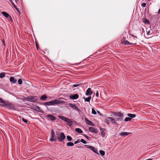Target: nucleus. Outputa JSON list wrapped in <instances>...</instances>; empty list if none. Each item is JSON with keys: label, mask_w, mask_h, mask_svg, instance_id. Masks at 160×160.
Instances as JSON below:
<instances>
[{"label": "nucleus", "mask_w": 160, "mask_h": 160, "mask_svg": "<svg viewBox=\"0 0 160 160\" xmlns=\"http://www.w3.org/2000/svg\"><path fill=\"white\" fill-rule=\"evenodd\" d=\"M5 74L4 73H0V78H3L5 76Z\"/></svg>", "instance_id": "obj_31"}, {"label": "nucleus", "mask_w": 160, "mask_h": 160, "mask_svg": "<svg viewBox=\"0 0 160 160\" xmlns=\"http://www.w3.org/2000/svg\"><path fill=\"white\" fill-rule=\"evenodd\" d=\"M68 105L70 107L73 108L74 109L77 110L78 111H80V110L74 104H73L71 103H69L68 104Z\"/></svg>", "instance_id": "obj_9"}, {"label": "nucleus", "mask_w": 160, "mask_h": 160, "mask_svg": "<svg viewBox=\"0 0 160 160\" xmlns=\"http://www.w3.org/2000/svg\"><path fill=\"white\" fill-rule=\"evenodd\" d=\"M99 153L100 155L102 156L104 155L105 154L104 151L102 150L99 151Z\"/></svg>", "instance_id": "obj_28"}, {"label": "nucleus", "mask_w": 160, "mask_h": 160, "mask_svg": "<svg viewBox=\"0 0 160 160\" xmlns=\"http://www.w3.org/2000/svg\"><path fill=\"white\" fill-rule=\"evenodd\" d=\"M158 12V13H160V8L159 9Z\"/></svg>", "instance_id": "obj_47"}, {"label": "nucleus", "mask_w": 160, "mask_h": 160, "mask_svg": "<svg viewBox=\"0 0 160 160\" xmlns=\"http://www.w3.org/2000/svg\"><path fill=\"white\" fill-rule=\"evenodd\" d=\"M75 131L78 133H83V131L79 128H76L75 129Z\"/></svg>", "instance_id": "obj_21"}, {"label": "nucleus", "mask_w": 160, "mask_h": 160, "mask_svg": "<svg viewBox=\"0 0 160 160\" xmlns=\"http://www.w3.org/2000/svg\"><path fill=\"white\" fill-rule=\"evenodd\" d=\"M98 95H99V93H98V92L97 91V92L96 93V97H98Z\"/></svg>", "instance_id": "obj_43"}, {"label": "nucleus", "mask_w": 160, "mask_h": 160, "mask_svg": "<svg viewBox=\"0 0 160 160\" xmlns=\"http://www.w3.org/2000/svg\"><path fill=\"white\" fill-rule=\"evenodd\" d=\"M4 102V100L0 98V103H1Z\"/></svg>", "instance_id": "obj_41"}, {"label": "nucleus", "mask_w": 160, "mask_h": 160, "mask_svg": "<svg viewBox=\"0 0 160 160\" xmlns=\"http://www.w3.org/2000/svg\"><path fill=\"white\" fill-rule=\"evenodd\" d=\"M10 81L12 83H14L17 82V80L13 77H11L10 78Z\"/></svg>", "instance_id": "obj_16"}, {"label": "nucleus", "mask_w": 160, "mask_h": 160, "mask_svg": "<svg viewBox=\"0 0 160 160\" xmlns=\"http://www.w3.org/2000/svg\"><path fill=\"white\" fill-rule=\"evenodd\" d=\"M80 142L84 144L87 143V142L83 139H81Z\"/></svg>", "instance_id": "obj_35"}, {"label": "nucleus", "mask_w": 160, "mask_h": 160, "mask_svg": "<svg viewBox=\"0 0 160 160\" xmlns=\"http://www.w3.org/2000/svg\"><path fill=\"white\" fill-rule=\"evenodd\" d=\"M147 32L148 35L150 34V31H147Z\"/></svg>", "instance_id": "obj_44"}, {"label": "nucleus", "mask_w": 160, "mask_h": 160, "mask_svg": "<svg viewBox=\"0 0 160 160\" xmlns=\"http://www.w3.org/2000/svg\"><path fill=\"white\" fill-rule=\"evenodd\" d=\"M1 105L3 107H6L8 109H14L15 107L14 105L8 102H6L4 101V102L2 103Z\"/></svg>", "instance_id": "obj_3"}, {"label": "nucleus", "mask_w": 160, "mask_h": 160, "mask_svg": "<svg viewBox=\"0 0 160 160\" xmlns=\"http://www.w3.org/2000/svg\"><path fill=\"white\" fill-rule=\"evenodd\" d=\"M87 90H91V89L90 88H89Z\"/></svg>", "instance_id": "obj_50"}, {"label": "nucleus", "mask_w": 160, "mask_h": 160, "mask_svg": "<svg viewBox=\"0 0 160 160\" xmlns=\"http://www.w3.org/2000/svg\"><path fill=\"white\" fill-rule=\"evenodd\" d=\"M83 135L87 139H89V137L88 136H87L86 134H84Z\"/></svg>", "instance_id": "obj_42"}, {"label": "nucleus", "mask_w": 160, "mask_h": 160, "mask_svg": "<svg viewBox=\"0 0 160 160\" xmlns=\"http://www.w3.org/2000/svg\"><path fill=\"white\" fill-rule=\"evenodd\" d=\"M97 112L98 113L100 114V115H101V113H100V112L99 111H97Z\"/></svg>", "instance_id": "obj_46"}, {"label": "nucleus", "mask_w": 160, "mask_h": 160, "mask_svg": "<svg viewBox=\"0 0 160 160\" xmlns=\"http://www.w3.org/2000/svg\"><path fill=\"white\" fill-rule=\"evenodd\" d=\"M9 0L10 1V2H11V3H12V2H12V0Z\"/></svg>", "instance_id": "obj_51"}, {"label": "nucleus", "mask_w": 160, "mask_h": 160, "mask_svg": "<svg viewBox=\"0 0 160 160\" xmlns=\"http://www.w3.org/2000/svg\"><path fill=\"white\" fill-rule=\"evenodd\" d=\"M85 146L87 148L89 149L90 150L93 152L94 153L99 155V153L98 152V150L95 147L92 146H89L88 145H85Z\"/></svg>", "instance_id": "obj_7"}, {"label": "nucleus", "mask_w": 160, "mask_h": 160, "mask_svg": "<svg viewBox=\"0 0 160 160\" xmlns=\"http://www.w3.org/2000/svg\"><path fill=\"white\" fill-rule=\"evenodd\" d=\"M51 138L50 139V141L51 142H53L54 141H56V138L55 137V132L53 130H52L51 132Z\"/></svg>", "instance_id": "obj_8"}, {"label": "nucleus", "mask_w": 160, "mask_h": 160, "mask_svg": "<svg viewBox=\"0 0 160 160\" xmlns=\"http://www.w3.org/2000/svg\"><path fill=\"white\" fill-rule=\"evenodd\" d=\"M105 122H106L108 124V125H109V122H108V121H106Z\"/></svg>", "instance_id": "obj_45"}, {"label": "nucleus", "mask_w": 160, "mask_h": 160, "mask_svg": "<svg viewBox=\"0 0 160 160\" xmlns=\"http://www.w3.org/2000/svg\"><path fill=\"white\" fill-rule=\"evenodd\" d=\"M114 116L116 120L118 123L122 122L123 120L124 115L120 112L115 113L114 114Z\"/></svg>", "instance_id": "obj_1"}, {"label": "nucleus", "mask_w": 160, "mask_h": 160, "mask_svg": "<svg viewBox=\"0 0 160 160\" xmlns=\"http://www.w3.org/2000/svg\"><path fill=\"white\" fill-rule=\"evenodd\" d=\"M131 132H122L120 134V136H127L129 134H130Z\"/></svg>", "instance_id": "obj_17"}, {"label": "nucleus", "mask_w": 160, "mask_h": 160, "mask_svg": "<svg viewBox=\"0 0 160 160\" xmlns=\"http://www.w3.org/2000/svg\"><path fill=\"white\" fill-rule=\"evenodd\" d=\"M18 82L19 84H20V85L22 83V79H19L18 81Z\"/></svg>", "instance_id": "obj_33"}, {"label": "nucleus", "mask_w": 160, "mask_h": 160, "mask_svg": "<svg viewBox=\"0 0 160 160\" xmlns=\"http://www.w3.org/2000/svg\"><path fill=\"white\" fill-rule=\"evenodd\" d=\"M108 118L109 120H110L112 123L117 124V122L115 118V119H114L112 118V117H108Z\"/></svg>", "instance_id": "obj_15"}, {"label": "nucleus", "mask_w": 160, "mask_h": 160, "mask_svg": "<svg viewBox=\"0 0 160 160\" xmlns=\"http://www.w3.org/2000/svg\"><path fill=\"white\" fill-rule=\"evenodd\" d=\"M98 88V89H102V90H104L105 89V88H104L102 86H99Z\"/></svg>", "instance_id": "obj_38"}, {"label": "nucleus", "mask_w": 160, "mask_h": 160, "mask_svg": "<svg viewBox=\"0 0 160 160\" xmlns=\"http://www.w3.org/2000/svg\"><path fill=\"white\" fill-rule=\"evenodd\" d=\"M36 44V47H37V49H38V45L37 44V43Z\"/></svg>", "instance_id": "obj_48"}, {"label": "nucleus", "mask_w": 160, "mask_h": 160, "mask_svg": "<svg viewBox=\"0 0 160 160\" xmlns=\"http://www.w3.org/2000/svg\"><path fill=\"white\" fill-rule=\"evenodd\" d=\"M127 116L131 118H135L136 117V115L135 114H132L131 113H128L127 114Z\"/></svg>", "instance_id": "obj_19"}, {"label": "nucleus", "mask_w": 160, "mask_h": 160, "mask_svg": "<svg viewBox=\"0 0 160 160\" xmlns=\"http://www.w3.org/2000/svg\"><path fill=\"white\" fill-rule=\"evenodd\" d=\"M67 138L68 141H71L72 140V138L70 136L68 135L67 136Z\"/></svg>", "instance_id": "obj_29"}, {"label": "nucleus", "mask_w": 160, "mask_h": 160, "mask_svg": "<svg viewBox=\"0 0 160 160\" xmlns=\"http://www.w3.org/2000/svg\"><path fill=\"white\" fill-rule=\"evenodd\" d=\"M85 120L86 123L88 125L91 126H94V124L92 123V122L90 121V120H88L87 118H85Z\"/></svg>", "instance_id": "obj_13"}, {"label": "nucleus", "mask_w": 160, "mask_h": 160, "mask_svg": "<svg viewBox=\"0 0 160 160\" xmlns=\"http://www.w3.org/2000/svg\"><path fill=\"white\" fill-rule=\"evenodd\" d=\"M82 85L80 82L77 83L76 84H74L72 86V88L73 87H77V89H81L80 88L82 87Z\"/></svg>", "instance_id": "obj_10"}, {"label": "nucleus", "mask_w": 160, "mask_h": 160, "mask_svg": "<svg viewBox=\"0 0 160 160\" xmlns=\"http://www.w3.org/2000/svg\"><path fill=\"white\" fill-rule=\"evenodd\" d=\"M79 97L78 95V94H75L73 95H71L69 96V98L72 99H76Z\"/></svg>", "instance_id": "obj_12"}, {"label": "nucleus", "mask_w": 160, "mask_h": 160, "mask_svg": "<svg viewBox=\"0 0 160 160\" xmlns=\"http://www.w3.org/2000/svg\"><path fill=\"white\" fill-rule=\"evenodd\" d=\"M80 142V141L79 140H78L76 141H75L74 142V144H76Z\"/></svg>", "instance_id": "obj_39"}, {"label": "nucleus", "mask_w": 160, "mask_h": 160, "mask_svg": "<svg viewBox=\"0 0 160 160\" xmlns=\"http://www.w3.org/2000/svg\"><path fill=\"white\" fill-rule=\"evenodd\" d=\"M132 118H129V117H127L126 118H125L124 119V121L125 122H128V121H130L131 120Z\"/></svg>", "instance_id": "obj_30"}, {"label": "nucleus", "mask_w": 160, "mask_h": 160, "mask_svg": "<svg viewBox=\"0 0 160 160\" xmlns=\"http://www.w3.org/2000/svg\"><path fill=\"white\" fill-rule=\"evenodd\" d=\"M89 130L90 131L94 133H97L98 132L97 130L93 127H89Z\"/></svg>", "instance_id": "obj_14"}, {"label": "nucleus", "mask_w": 160, "mask_h": 160, "mask_svg": "<svg viewBox=\"0 0 160 160\" xmlns=\"http://www.w3.org/2000/svg\"><path fill=\"white\" fill-rule=\"evenodd\" d=\"M143 22L145 23H148L149 21L146 19H143Z\"/></svg>", "instance_id": "obj_37"}, {"label": "nucleus", "mask_w": 160, "mask_h": 160, "mask_svg": "<svg viewBox=\"0 0 160 160\" xmlns=\"http://www.w3.org/2000/svg\"><path fill=\"white\" fill-rule=\"evenodd\" d=\"M77 147H78V148H81V147H79V146H77Z\"/></svg>", "instance_id": "obj_52"}, {"label": "nucleus", "mask_w": 160, "mask_h": 160, "mask_svg": "<svg viewBox=\"0 0 160 160\" xmlns=\"http://www.w3.org/2000/svg\"><path fill=\"white\" fill-rule=\"evenodd\" d=\"M58 117L61 119L66 122L68 125L69 126H72L73 122L70 119L62 116H58Z\"/></svg>", "instance_id": "obj_2"}, {"label": "nucleus", "mask_w": 160, "mask_h": 160, "mask_svg": "<svg viewBox=\"0 0 160 160\" xmlns=\"http://www.w3.org/2000/svg\"><path fill=\"white\" fill-rule=\"evenodd\" d=\"M92 114L94 115H96V112L95 110L94 109H92Z\"/></svg>", "instance_id": "obj_34"}, {"label": "nucleus", "mask_w": 160, "mask_h": 160, "mask_svg": "<svg viewBox=\"0 0 160 160\" xmlns=\"http://www.w3.org/2000/svg\"><path fill=\"white\" fill-rule=\"evenodd\" d=\"M52 105L58 104H63L65 103V102L63 100H59L58 99H54L52 101Z\"/></svg>", "instance_id": "obj_6"}, {"label": "nucleus", "mask_w": 160, "mask_h": 160, "mask_svg": "<svg viewBox=\"0 0 160 160\" xmlns=\"http://www.w3.org/2000/svg\"><path fill=\"white\" fill-rule=\"evenodd\" d=\"M3 43L4 45V42H3Z\"/></svg>", "instance_id": "obj_53"}, {"label": "nucleus", "mask_w": 160, "mask_h": 160, "mask_svg": "<svg viewBox=\"0 0 160 160\" xmlns=\"http://www.w3.org/2000/svg\"><path fill=\"white\" fill-rule=\"evenodd\" d=\"M152 158H149V159H148L146 160H152Z\"/></svg>", "instance_id": "obj_49"}, {"label": "nucleus", "mask_w": 160, "mask_h": 160, "mask_svg": "<svg viewBox=\"0 0 160 160\" xmlns=\"http://www.w3.org/2000/svg\"><path fill=\"white\" fill-rule=\"evenodd\" d=\"M141 5H142V7H145V6L146 5V3H143Z\"/></svg>", "instance_id": "obj_40"}, {"label": "nucleus", "mask_w": 160, "mask_h": 160, "mask_svg": "<svg viewBox=\"0 0 160 160\" xmlns=\"http://www.w3.org/2000/svg\"><path fill=\"white\" fill-rule=\"evenodd\" d=\"M66 136L64 133L62 132H61L59 135H58V139L59 142H63Z\"/></svg>", "instance_id": "obj_5"}, {"label": "nucleus", "mask_w": 160, "mask_h": 160, "mask_svg": "<svg viewBox=\"0 0 160 160\" xmlns=\"http://www.w3.org/2000/svg\"><path fill=\"white\" fill-rule=\"evenodd\" d=\"M46 117L48 119H49L52 121H54L56 119V117L55 116L51 114L47 115Z\"/></svg>", "instance_id": "obj_11"}, {"label": "nucleus", "mask_w": 160, "mask_h": 160, "mask_svg": "<svg viewBox=\"0 0 160 160\" xmlns=\"http://www.w3.org/2000/svg\"><path fill=\"white\" fill-rule=\"evenodd\" d=\"M122 43H123L125 45H132V43H130L129 41L127 40H124L123 41Z\"/></svg>", "instance_id": "obj_18"}, {"label": "nucleus", "mask_w": 160, "mask_h": 160, "mask_svg": "<svg viewBox=\"0 0 160 160\" xmlns=\"http://www.w3.org/2000/svg\"><path fill=\"white\" fill-rule=\"evenodd\" d=\"M12 5H13V7H14V8L16 9V10L18 12H19L18 9V8H17L16 6L15 5V4L13 3V2H12Z\"/></svg>", "instance_id": "obj_32"}, {"label": "nucleus", "mask_w": 160, "mask_h": 160, "mask_svg": "<svg viewBox=\"0 0 160 160\" xmlns=\"http://www.w3.org/2000/svg\"><path fill=\"white\" fill-rule=\"evenodd\" d=\"M44 105H48V106H49V105H52V101H50L49 102H45L44 103Z\"/></svg>", "instance_id": "obj_24"}, {"label": "nucleus", "mask_w": 160, "mask_h": 160, "mask_svg": "<svg viewBox=\"0 0 160 160\" xmlns=\"http://www.w3.org/2000/svg\"><path fill=\"white\" fill-rule=\"evenodd\" d=\"M38 98L37 96H32L25 98V100L29 102H35L37 100Z\"/></svg>", "instance_id": "obj_4"}, {"label": "nucleus", "mask_w": 160, "mask_h": 160, "mask_svg": "<svg viewBox=\"0 0 160 160\" xmlns=\"http://www.w3.org/2000/svg\"><path fill=\"white\" fill-rule=\"evenodd\" d=\"M22 121L24 122L25 123H27V124H29L30 123V122H28V120L26 119H25L24 118H22Z\"/></svg>", "instance_id": "obj_27"}, {"label": "nucleus", "mask_w": 160, "mask_h": 160, "mask_svg": "<svg viewBox=\"0 0 160 160\" xmlns=\"http://www.w3.org/2000/svg\"><path fill=\"white\" fill-rule=\"evenodd\" d=\"M66 144L67 146L71 147L72 146L74 145V143L71 142H68Z\"/></svg>", "instance_id": "obj_25"}, {"label": "nucleus", "mask_w": 160, "mask_h": 160, "mask_svg": "<svg viewBox=\"0 0 160 160\" xmlns=\"http://www.w3.org/2000/svg\"><path fill=\"white\" fill-rule=\"evenodd\" d=\"M2 14L6 18H8L9 16V15L7 12H2Z\"/></svg>", "instance_id": "obj_23"}, {"label": "nucleus", "mask_w": 160, "mask_h": 160, "mask_svg": "<svg viewBox=\"0 0 160 160\" xmlns=\"http://www.w3.org/2000/svg\"><path fill=\"white\" fill-rule=\"evenodd\" d=\"M47 98L45 95H43L41 97L40 99L42 100H44Z\"/></svg>", "instance_id": "obj_26"}, {"label": "nucleus", "mask_w": 160, "mask_h": 160, "mask_svg": "<svg viewBox=\"0 0 160 160\" xmlns=\"http://www.w3.org/2000/svg\"><path fill=\"white\" fill-rule=\"evenodd\" d=\"M101 135L102 137H105V133L104 131H102L101 132Z\"/></svg>", "instance_id": "obj_36"}, {"label": "nucleus", "mask_w": 160, "mask_h": 160, "mask_svg": "<svg viewBox=\"0 0 160 160\" xmlns=\"http://www.w3.org/2000/svg\"><path fill=\"white\" fill-rule=\"evenodd\" d=\"M92 93V91H86V94L87 95H91Z\"/></svg>", "instance_id": "obj_22"}, {"label": "nucleus", "mask_w": 160, "mask_h": 160, "mask_svg": "<svg viewBox=\"0 0 160 160\" xmlns=\"http://www.w3.org/2000/svg\"><path fill=\"white\" fill-rule=\"evenodd\" d=\"M83 98L84 99L85 102H89L91 99V96H90L86 98H85L84 97Z\"/></svg>", "instance_id": "obj_20"}]
</instances>
